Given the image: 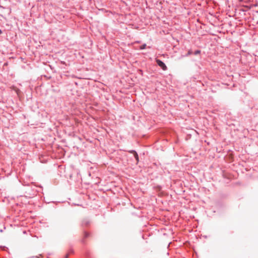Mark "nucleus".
<instances>
[{
  "mask_svg": "<svg viewBox=\"0 0 258 258\" xmlns=\"http://www.w3.org/2000/svg\"><path fill=\"white\" fill-rule=\"evenodd\" d=\"M156 62L159 67H160L164 71L167 70V67L165 63L159 59H156Z\"/></svg>",
  "mask_w": 258,
  "mask_h": 258,
  "instance_id": "obj_1",
  "label": "nucleus"
},
{
  "mask_svg": "<svg viewBox=\"0 0 258 258\" xmlns=\"http://www.w3.org/2000/svg\"><path fill=\"white\" fill-rule=\"evenodd\" d=\"M133 153H134V155L136 159V160L137 161V162L139 161V157H138V154L136 152L133 151L132 152Z\"/></svg>",
  "mask_w": 258,
  "mask_h": 258,
  "instance_id": "obj_2",
  "label": "nucleus"
},
{
  "mask_svg": "<svg viewBox=\"0 0 258 258\" xmlns=\"http://www.w3.org/2000/svg\"><path fill=\"white\" fill-rule=\"evenodd\" d=\"M146 46V44L142 45V46H141L140 49H143L145 48Z\"/></svg>",
  "mask_w": 258,
  "mask_h": 258,
  "instance_id": "obj_3",
  "label": "nucleus"
},
{
  "mask_svg": "<svg viewBox=\"0 0 258 258\" xmlns=\"http://www.w3.org/2000/svg\"><path fill=\"white\" fill-rule=\"evenodd\" d=\"M200 52H201V51H200V50H197V51H196L194 52V54H195V55H197V54H198L200 53Z\"/></svg>",
  "mask_w": 258,
  "mask_h": 258,
  "instance_id": "obj_4",
  "label": "nucleus"
},
{
  "mask_svg": "<svg viewBox=\"0 0 258 258\" xmlns=\"http://www.w3.org/2000/svg\"><path fill=\"white\" fill-rule=\"evenodd\" d=\"M191 53H192L191 51V50H189V51H188V53H187V55H190Z\"/></svg>",
  "mask_w": 258,
  "mask_h": 258,
  "instance_id": "obj_5",
  "label": "nucleus"
},
{
  "mask_svg": "<svg viewBox=\"0 0 258 258\" xmlns=\"http://www.w3.org/2000/svg\"><path fill=\"white\" fill-rule=\"evenodd\" d=\"M68 256H69V255L68 254H66V256H65V258H68Z\"/></svg>",
  "mask_w": 258,
  "mask_h": 258,
  "instance_id": "obj_6",
  "label": "nucleus"
},
{
  "mask_svg": "<svg viewBox=\"0 0 258 258\" xmlns=\"http://www.w3.org/2000/svg\"><path fill=\"white\" fill-rule=\"evenodd\" d=\"M1 33H2V31H1V30H0V34H1Z\"/></svg>",
  "mask_w": 258,
  "mask_h": 258,
  "instance_id": "obj_7",
  "label": "nucleus"
}]
</instances>
